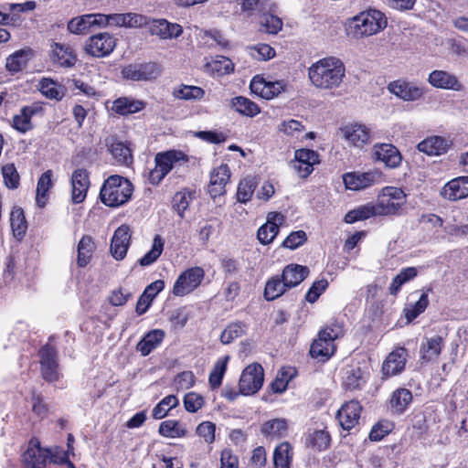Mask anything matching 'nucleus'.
<instances>
[{
  "label": "nucleus",
  "mask_w": 468,
  "mask_h": 468,
  "mask_svg": "<svg viewBox=\"0 0 468 468\" xmlns=\"http://www.w3.org/2000/svg\"><path fill=\"white\" fill-rule=\"evenodd\" d=\"M22 458L27 468H45L50 464L67 465L68 468H75V465L69 461V452H65L62 447L44 448L37 438H32L28 441Z\"/></svg>",
  "instance_id": "obj_1"
},
{
  "label": "nucleus",
  "mask_w": 468,
  "mask_h": 468,
  "mask_svg": "<svg viewBox=\"0 0 468 468\" xmlns=\"http://www.w3.org/2000/svg\"><path fill=\"white\" fill-rule=\"evenodd\" d=\"M345 66L334 57L319 59L308 68V78L311 83L320 90L338 88L345 77Z\"/></svg>",
  "instance_id": "obj_2"
},
{
  "label": "nucleus",
  "mask_w": 468,
  "mask_h": 468,
  "mask_svg": "<svg viewBox=\"0 0 468 468\" xmlns=\"http://www.w3.org/2000/svg\"><path fill=\"white\" fill-rule=\"evenodd\" d=\"M387 26L385 16L380 11L370 9L349 18L346 23V34L356 39L378 33Z\"/></svg>",
  "instance_id": "obj_3"
},
{
  "label": "nucleus",
  "mask_w": 468,
  "mask_h": 468,
  "mask_svg": "<svg viewBox=\"0 0 468 468\" xmlns=\"http://www.w3.org/2000/svg\"><path fill=\"white\" fill-rule=\"evenodd\" d=\"M133 191V186L130 180L119 175H113L104 181L100 197L104 205L117 207L129 201Z\"/></svg>",
  "instance_id": "obj_4"
},
{
  "label": "nucleus",
  "mask_w": 468,
  "mask_h": 468,
  "mask_svg": "<svg viewBox=\"0 0 468 468\" xmlns=\"http://www.w3.org/2000/svg\"><path fill=\"white\" fill-rule=\"evenodd\" d=\"M344 329L341 324L332 323L319 332L318 338L311 345L310 355L312 357L325 361L335 351V340L343 336Z\"/></svg>",
  "instance_id": "obj_5"
},
{
  "label": "nucleus",
  "mask_w": 468,
  "mask_h": 468,
  "mask_svg": "<svg viewBox=\"0 0 468 468\" xmlns=\"http://www.w3.org/2000/svg\"><path fill=\"white\" fill-rule=\"evenodd\" d=\"M187 162L188 157L182 151L170 150L158 153L154 157L155 166L149 172V182L152 185H158L172 169L182 166Z\"/></svg>",
  "instance_id": "obj_6"
},
{
  "label": "nucleus",
  "mask_w": 468,
  "mask_h": 468,
  "mask_svg": "<svg viewBox=\"0 0 468 468\" xmlns=\"http://www.w3.org/2000/svg\"><path fill=\"white\" fill-rule=\"evenodd\" d=\"M407 196L401 188L387 186L382 189L376 204L379 216L396 215L406 204Z\"/></svg>",
  "instance_id": "obj_7"
},
{
  "label": "nucleus",
  "mask_w": 468,
  "mask_h": 468,
  "mask_svg": "<svg viewBox=\"0 0 468 468\" xmlns=\"http://www.w3.org/2000/svg\"><path fill=\"white\" fill-rule=\"evenodd\" d=\"M117 45L115 37L108 32H101L88 37L84 43V51L87 55L102 58L110 56Z\"/></svg>",
  "instance_id": "obj_8"
},
{
  "label": "nucleus",
  "mask_w": 468,
  "mask_h": 468,
  "mask_svg": "<svg viewBox=\"0 0 468 468\" xmlns=\"http://www.w3.org/2000/svg\"><path fill=\"white\" fill-rule=\"evenodd\" d=\"M264 381V370L261 365L253 363L245 367L239 381V388L241 395H252L257 393Z\"/></svg>",
  "instance_id": "obj_9"
},
{
  "label": "nucleus",
  "mask_w": 468,
  "mask_h": 468,
  "mask_svg": "<svg viewBox=\"0 0 468 468\" xmlns=\"http://www.w3.org/2000/svg\"><path fill=\"white\" fill-rule=\"evenodd\" d=\"M205 277L201 267H192L183 271L176 280L173 286L175 296H185L195 291Z\"/></svg>",
  "instance_id": "obj_10"
},
{
  "label": "nucleus",
  "mask_w": 468,
  "mask_h": 468,
  "mask_svg": "<svg viewBox=\"0 0 468 468\" xmlns=\"http://www.w3.org/2000/svg\"><path fill=\"white\" fill-rule=\"evenodd\" d=\"M161 69L154 62L129 64L122 69V76L133 81H148L156 79Z\"/></svg>",
  "instance_id": "obj_11"
},
{
  "label": "nucleus",
  "mask_w": 468,
  "mask_h": 468,
  "mask_svg": "<svg viewBox=\"0 0 468 468\" xmlns=\"http://www.w3.org/2000/svg\"><path fill=\"white\" fill-rule=\"evenodd\" d=\"M388 90L404 101H420L426 93V88L423 85H418L404 80H397L390 82Z\"/></svg>",
  "instance_id": "obj_12"
},
{
  "label": "nucleus",
  "mask_w": 468,
  "mask_h": 468,
  "mask_svg": "<svg viewBox=\"0 0 468 468\" xmlns=\"http://www.w3.org/2000/svg\"><path fill=\"white\" fill-rule=\"evenodd\" d=\"M38 355L43 378L48 382L58 380L59 372L56 349L47 344L39 349Z\"/></svg>",
  "instance_id": "obj_13"
},
{
  "label": "nucleus",
  "mask_w": 468,
  "mask_h": 468,
  "mask_svg": "<svg viewBox=\"0 0 468 468\" xmlns=\"http://www.w3.org/2000/svg\"><path fill=\"white\" fill-rule=\"evenodd\" d=\"M381 179L382 173L378 170H371L364 173L350 172L343 176L346 187L354 191H358L378 184Z\"/></svg>",
  "instance_id": "obj_14"
},
{
  "label": "nucleus",
  "mask_w": 468,
  "mask_h": 468,
  "mask_svg": "<svg viewBox=\"0 0 468 468\" xmlns=\"http://www.w3.org/2000/svg\"><path fill=\"white\" fill-rule=\"evenodd\" d=\"M427 81L431 87L440 90L462 91L464 88L455 74L442 69L432 70L429 74Z\"/></svg>",
  "instance_id": "obj_15"
},
{
  "label": "nucleus",
  "mask_w": 468,
  "mask_h": 468,
  "mask_svg": "<svg viewBox=\"0 0 468 468\" xmlns=\"http://www.w3.org/2000/svg\"><path fill=\"white\" fill-rule=\"evenodd\" d=\"M283 80L267 81L260 76H255L250 81V89L252 93L265 99L271 100L285 90Z\"/></svg>",
  "instance_id": "obj_16"
},
{
  "label": "nucleus",
  "mask_w": 468,
  "mask_h": 468,
  "mask_svg": "<svg viewBox=\"0 0 468 468\" xmlns=\"http://www.w3.org/2000/svg\"><path fill=\"white\" fill-rule=\"evenodd\" d=\"M408 356V350L404 347H399L390 352L382 364L383 377L388 378L403 372Z\"/></svg>",
  "instance_id": "obj_17"
},
{
  "label": "nucleus",
  "mask_w": 468,
  "mask_h": 468,
  "mask_svg": "<svg viewBox=\"0 0 468 468\" xmlns=\"http://www.w3.org/2000/svg\"><path fill=\"white\" fill-rule=\"evenodd\" d=\"M230 176V169L226 164L220 165L210 172L207 191L212 198H216L226 193V186L229 182Z\"/></svg>",
  "instance_id": "obj_18"
},
{
  "label": "nucleus",
  "mask_w": 468,
  "mask_h": 468,
  "mask_svg": "<svg viewBox=\"0 0 468 468\" xmlns=\"http://www.w3.org/2000/svg\"><path fill=\"white\" fill-rule=\"evenodd\" d=\"M71 200L74 204L83 202L90 187L89 172L84 168H77L71 175Z\"/></svg>",
  "instance_id": "obj_19"
},
{
  "label": "nucleus",
  "mask_w": 468,
  "mask_h": 468,
  "mask_svg": "<svg viewBox=\"0 0 468 468\" xmlns=\"http://www.w3.org/2000/svg\"><path fill=\"white\" fill-rule=\"evenodd\" d=\"M284 222V216L280 212H270L267 221L258 229V239L267 245L273 241L279 232V228Z\"/></svg>",
  "instance_id": "obj_20"
},
{
  "label": "nucleus",
  "mask_w": 468,
  "mask_h": 468,
  "mask_svg": "<svg viewBox=\"0 0 468 468\" xmlns=\"http://www.w3.org/2000/svg\"><path fill=\"white\" fill-rule=\"evenodd\" d=\"M42 111V106L37 103L24 106L21 108L19 113L13 117V128L21 133H26L27 132L31 131L34 127L31 122L32 117L41 114Z\"/></svg>",
  "instance_id": "obj_21"
},
{
  "label": "nucleus",
  "mask_w": 468,
  "mask_h": 468,
  "mask_svg": "<svg viewBox=\"0 0 468 468\" xmlns=\"http://www.w3.org/2000/svg\"><path fill=\"white\" fill-rule=\"evenodd\" d=\"M361 410L362 407L356 400L345 403L336 415L340 426L346 431L353 429L358 423Z\"/></svg>",
  "instance_id": "obj_22"
},
{
  "label": "nucleus",
  "mask_w": 468,
  "mask_h": 468,
  "mask_svg": "<svg viewBox=\"0 0 468 468\" xmlns=\"http://www.w3.org/2000/svg\"><path fill=\"white\" fill-rule=\"evenodd\" d=\"M376 161H380L388 168H397L402 160L399 151L391 144H376L373 146Z\"/></svg>",
  "instance_id": "obj_23"
},
{
  "label": "nucleus",
  "mask_w": 468,
  "mask_h": 468,
  "mask_svg": "<svg viewBox=\"0 0 468 468\" xmlns=\"http://www.w3.org/2000/svg\"><path fill=\"white\" fill-rule=\"evenodd\" d=\"M131 232L127 225L120 226L112 238L111 253L117 260H122L127 253L130 246Z\"/></svg>",
  "instance_id": "obj_24"
},
{
  "label": "nucleus",
  "mask_w": 468,
  "mask_h": 468,
  "mask_svg": "<svg viewBox=\"0 0 468 468\" xmlns=\"http://www.w3.org/2000/svg\"><path fill=\"white\" fill-rule=\"evenodd\" d=\"M448 200H459L468 197V176H459L449 181L441 192Z\"/></svg>",
  "instance_id": "obj_25"
},
{
  "label": "nucleus",
  "mask_w": 468,
  "mask_h": 468,
  "mask_svg": "<svg viewBox=\"0 0 468 468\" xmlns=\"http://www.w3.org/2000/svg\"><path fill=\"white\" fill-rule=\"evenodd\" d=\"M444 346V339L441 335L425 337L420 346V359L425 362L436 360Z\"/></svg>",
  "instance_id": "obj_26"
},
{
  "label": "nucleus",
  "mask_w": 468,
  "mask_h": 468,
  "mask_svg": "<svg viewBox=\"0 0 468 468\" xmlns=\"http://www.w3.org/2000/svg\"><path fill=\"white\" fill-rule=\"evenodd\" d=\"M51 58L61 67L71 68L77 61L73 49L69 45L53 43L51 45Z\"/></svg>",
  "instance_id": "obj_27"
},
{
  "label": "nucleus",
  "mask_w": 468,
  "mask_h": 468,
  "mask_svg": "<svg viewBox=\"0 0 468 468\" xmlns=\"http://www.w3.org/2000/svg\"><path fill=\"white\" fill-rule=\"evenodd\" d=\"M413 396L410 389L399 388L395 389L389 399V408L393 413H404L412 403Z\"/></svg>",
  "instance_id": "obj_28"
},
{
  "label": "nucleus",
  "mask_w": 468,
  "mask_h": 468,
  "mask_svg": "<svg viewBox=\"0 0 468 468\" xmlns=\"http://www.w3.org/2000/svg\"><path fill=\"white\" fill-rule=\"evenodd\" d=\"M343 131L346 139L355 146L362 147L369 143L370 131L366 125L358 123L350 124L346 126Z\"/></svg>",
  "instance_id": "obj_29"
},
{
  "label": "nucleus",
  "mask_w": 468,
  "mask_h": 468,
  "mask_svg": "<svg viewBox=\"0 0 468 468\" xmlns=\"http://www.w3.org/2000/svg\"><path fill=\"white\" fill-rule=\"evenodd\" d=\"M309 274V269L306 266L299 264H289L284 267L282 278L288 289L300 284Z\"/></svg>",
  "instance_id": "obj_30"
},
{
  "label": "nucleus",
  "mask_w": 468,
  "mask_h": 468,
  "mask_svg": "<svg viewBox=\"0 0 468 468\" xmlns=\"http://www.w3.org/2000/svg\"><path fill=\"white\" fill-rule=\"evenodd\" d=\"M417 148L428 155H441L447 152L449 143L443 137L431 136L419 143Z\"/></svg>",
  "instance_id": "obj_31"
},
{
  "label": "nucleus",
  "mask_w": 468,
  "mask_h": 468,
  "mask_svg": "<svg viewBox=\"0 0 468 468\" xmlns=\"http://www.w3.org/2000/svg\"><path fill=\"white\" fill-rule=\"evenodd\" d=\"M164 337L165 333L163 330H152L139 341L136 346V349L142 356H146L161 345Z\"/></svg>",
  "instance_id": "obj_32"
},
{
  "label": "nucleus",
  "mask_w": 468,
  "mask_h": 468,
  "mask_svg": "<svg viewBox=\"0 0 468 468\" xmlns=\"http://www.w3.org/2000/svg\"><path fill=\"white\" fill-rule=\"evenodd\" d=\"M32 55L30 48H22L15 51L6 58L5 69L11 74L20 72L27 67V62Z\"/></svg>",
  "instance_id": "obj_33"
},
{
  "label": "nucleus",
  "mask_w": 468,
  "mask_h": 468,
  "mask_svg": "<svg viewBox=\"0 0 468 468\" xmlns=\"http://www.w3.org/2000/svg\"><path fill=\"white\" fill-rule=\"evenodd\" d=\"M96 245L93 239L89 235H84L77 246V265L80 268L86 267L93 255Z\"/></svg>",
  "instance_id": "obj_34"
},
{
  "label": "nucleus",
  "mask_w": 468,
  "mask_h": 468,
  "mask_svg": "<svg viewBox=\"0 0 468 468\" xmlns=\"http://www.w3.org/2000/svg\"><path fill=\"white\" fill-rule=\"evenodd\" d=\"M144 107L145 103L143 101L128 97H121L113 101L112 109L120 115H127L138 112Z\"/></svg>",
  "instance_id": "obj_35"
},
{
  "label": "nucleus",
  "mask_w": 468,
  "mask_h": 468,
  "mask_svg": "<svg viewBox=\"0 0 468 468\" xmlns=\"http://www.w3.org/2000/svg\"><path fill=\"white\" fill-rule=\"evenodd\" d=\"M52 170H47L38 178L37 185L36 202L39 207H44L48 200V191L53 186Z\"/></svg>",
  "instance_id": "obj_36"
},
{
  "label": "nucleus",
  "mask_w": 468,
  "mask_h": 468,
  "mask_svg": "<svg viewBox=\"0 0 468 468\" xmlns=\"http://www.w3.org/2000/svg\"><path fill=\"white\" fill-rule=\"evenodd\" d=\"M109 151L117 164L125 166H129L133 164V157L132 150L125 143L121 141H112L109 144Z\"/></svg>",
  "instance_id": "obj_37"
},
{
  "label": "nucleus",
  "mask_w": 468,
  "mask_h": 468,
  "mask_svg": "<svg viewBox=\"0 0 468 468\" xmlns=\"http://www.w3.org/2000/svg\"><path fill=\"white\" fill-rule=\"evenodd\" d=\"M259 25L260 31L270 35H276L282 29L283 22L282 18L271 14V11H265L260 16Z\"/></svg>",
  "instance_id": "obj_38"
},
{
  "label": "nucleus",
  "mask_w": 468,
  "mask_h": 468,
  "mask_svg": "<svg viewBox=\"0 0 468 468\" xmlns=\"http://www.w3.org/2000/svg\"><path fill=\"white\" fill-rule=\"evenodd\" d=\"M39 90L48 99L60 101L65 90L61 84L49 78H43L39 80Z\"/></svg>",
  "instance_id": "obj_39"
},
{
  "label": "nucleus",
  "mask_w": 468,
  "mask_h": 468,
  "mask_svg": "<svg viewBox=\"0 0 468 468\" xmlns=\"http://www.w3.org/2000/svg\"><path fill=\"white\" fill-rule=\"evenodd\" d=\"M292 458V446L284 441L279 444L273 452L274 468H290Z\"/></svg>",
  "instance_id": "obj_40"
},
{
  "label": "nucleus",
  "mask_w": 468,
  "mask_h": 468,
  "mask_svg": "<svg viewBox=\"0 0 468 468\" xmlns=\"http://www.w3.org/2000/svg\"><path fill=\"white\" fill-rule=\"evenodd\" d=\"M373 216H379L377 213L376 204H367L348 211L345 216V221L352 224L358 220L367 219Z\"/></svg>",
  "instance_id": "obj_41"
},
{
  "label": "nucleus",
  "mask_w": 468,
  "mask_h": 468,
  "mask_svg": "<svg viewBox=\"0 0 468 468\" xmlns=\"http://www.w3.org/2000/svg\"><path fill=\"white\" fill-rule=\"evenodd\" d=\"M230 106L236 112L245 116L253 117L260 112L259 106L250 99L243 96L233 98L230 101Z\"/></svg>",
  "instance_id": "obj_42"
},
{
  "label": "nucleus",
  "mask_w": 468,
  "mask_h": 468,
  "mask_svg": "<svg viewBox=\"0 0 468 468\" xmlns=\"http://www.w3.org/2000/svg\"><path fill=\"white\" fill-rule=\"evenodd\" d=\"M288 290L282 278L274 276L269 279L265 284L264 297L267 301H273L282 295Z\"/></svg>",
  "instance_id": "obj_43"
},
{
  "label": "nucleus",
  "mask_w": 468,
  "mask_h": 468,
  "mask_svg": "<svg viewBox=\"0 0 468 468\" xmlns=\"http://www.w3.org/2000/svg\"><path fill=\"white\" fill-rule=\"evenodd\" d=\"M160 435L167 438H181L185 437L187 431L181 426L179 421L175 420H167L160 423L159 430Z\"/></svg>",
  "instance_id": "obj_44"
},
{
  "label": "nucleus",
  "mask_w": 468,
  "mask_h": 468,
  "mask_svg": "<svg viewBox=\"0 0 468 468\" xmlns=\"http://www.w3.org/2000/svg\"><path fill=\"white\" fill-rule=\"evenodd\" d=\"M10 224L16 237H23L27 231V225L21 207H13L10 214Z\"/></svg>",
  "instance_id": "obj_45"
},
{
  "label": "nucleus",
  "mask_w": 468,
  "mask_h": 468,
  "mask_svg": "<svg viewBox=\"0 0 468 468\" xmlns=\"http://www.w3.org/2000/svg\"><path fill=\"white\" fill-rule=\"evenodd\" d=\"M257 187V181L250 176L245 177L239 181L237 189V198L240 203H247Z\"/></svg>",
  "instance_id": "obj_46"
},
{
  "label": "nucleus",
  "mask_w": 468,
  "mask_h": 468,
  "mask_svg": "<svg viewBox=\"0 0 468 468\" xmlns=\"http://www.w3.org/2000/svg\"><path fill=\"white\" fill-rule=\"evenodd\" d=\"M165 241L160 235H155L153 240L152 249L139 260L141 266L153 264L163 252Z\"/></svg>",
  "instance_id": "obj_47"
},
{
  "label": "nucleus",
  "mask_w": 468,
  "mask_h": 468,
  "mask_svg": "<svg viewBox=\"0 0 468 468\" xmlns=\"http://www.w3.org/2000/svg\"><path fill=\"white\" fill-rule=\"evenodd\" d=\"M179 404L178 399L175 395L165 397L152 410V417L155 420L165 418L170 410Z\"/></svg>",
  "instance_id": "obj_48"
},
{
  "label": "nucleus",
  "mask_w": 468,
  "mask_h": 468,
  "mask_svg": "<svg viewBox=\"0 0 468 468\" xmlns=\"http://www.w3.org/2000/svg\"><path fill=\"white\" fill-rule=\"evenodd\" d=\"M287 430L284 419H273L263 423L261 432L266 436H282Z\"/></svg>",
  "instance_id": "obj_49"
},
{
  "label": "nucleus",
  "mask_w": 468,
  "mask_h": 468,
  "mask_svg": "<svg viewBox=\"0 0 468 468\" xmlns=\"http://www.w3.org/2000/svg\"><path fill=\"white\" fill-rule=\"evenodd\" d=\"M173 94L181 100H199L204 96L205 91L197 86L181 85L174 90Z\"/></svg>",
  "instance_id": "obj_50"
},
{
  "label": "nucleus",
  "mask_w": 468,
  "mask_h": 468,
  "mask_svg": "<svg viewBox=\"0 0 468 468\" xmlns=\"http://www.w3.org/2000/svg\"><path fill=\"white\" fill-rule=\"evenodd\" d=\"M246 332V324L242 322H235L229 324L220 335L223 344H229Z\"/></svg>",
  "instance_id": "obj_51"
},
{
  "label": "nucleus",
  "mask_w": 468,
  "mask_h": 468,
  "mask_svg": "<svg viewBox=\"0 0 468 468\" xmlns=\"http://www.w3.org/2000/svg\"><path fill=\"white\" fill-rule=\"evenodd\" d=\"M366 383L364 372L360 367L351 368L346 371L344 384L346 388L354 390L360 388Z\"/></svg>",
  "instance_id": "obj_52"
},
{
  "label": "nucleus",
  "mask_w": 468,
  "mask_h": 468,
  "mask_svg": "<svg viewBox=\"0 0 468 468\" xmlns=\"http://www.w3.org/2000/svg\"><path fill=\"white\" fill-rule=\"evenodd\" d=\"M2 175L5 186L16 189L20 185V176L14 164H6L2 167Z\"/></svg>",
  "instance_id": "obj_53"
},
{
  "label": "nucleus",
  "mask_w": 468,
  "mask_h": 468,
  "mask_svg": "<svg viewBox=\"0 0 468 468\" xmlns=\"http://www.w3.org/2000/svg\"><path fill=\"white\" fill-rule=\"evenodd\" d=\"M67 29L73 35H87L90 32L87 14L71 18L67 24Z\"/></svg>",
  "instance_id": "obj_54"
},
{
  "label": "nucleus",
  "mask_w": 468,
  "mask_h": 468,
  "mask_svg": "<svg viewBox=\"0 0 468 468\" xmlns=\"http://www.w3.org/2000/svg\"><path fill=\"white\" fill-rule=\"evenodd\" d=\"M191 192H177L173 198V208L177 212L178 216L183 218L185 211L188 208L193 195Z\"/></svg>",
  "instance_id": "obj_55"
},
{
  "label": "nucleus",
  "mask_w": 468,
  "mask_h": 468,
  "mask_svg": "<svg viewBox=\"0 0 468 468\" xmlns=\"http://www.w3.org/2000/svg\"><path fill=\"white\" fill-rule=\"evenodd\" d=\"M272 4L270 0H243L241 10L244 12L255 11L263 14L265 11H271Z\"/></svg>",
  "instance_id": "obj_56"
},
{
  "label": "nucleus",
  "mask_w": 468,
  "mask_h": 468,
  "mask_svg": "<svg viewBox=\"0 0 468 468\" xmlns=\"http://www.w3.org/2000/svg\"><path fill=\"white\" fill-rule=\"evenodd\" d=\"M393 428V424L388 420H381L375 424L369 433V439L374 441L382 440L388 435Z\"/></svg>",
  "instance_id": "obj_57"
},
{
  "label": "nucleus",
  "mask_w": 468,
  "mask_h": 468,
  "mask_svg": "<svg viewBox=\"0 0 468 468\" xmlns=\"http://www.w3.org/2000/svg\"><path fill=\"white\" fill-rule=\"evenodd\" d=\"M309 443L319 451L325 450L330 443V435L322 430L315 431L309 436Z\"/></svg>",
  "instance_id": "obj_58"
},
{
  "label": "nucleus",
  "mask_w": 468,
  "mask_h": 468,
  "mask_svg": "<svg viewBox=\"0 0 468 468\" xmlns=\"http://www.w3.org/2000/svg\"><path fill=\"white\" fill-rule=\"evenodd\" d=\"M429 304L428 294L423 292L419 301L410 309H406V318L411 322L422 314Z\"/></svg>",
  "instance_id": "obj_59"
},
{
  "label": "nucleus",
  "mask_w": 468,
  "mask_h": 468,
  "mask_svg": "<svg viewBox=\"0 0 468 468\" xmlns=\"http://www.w3.org/2000/svg\"><path fill=\"white\" fill-rule=\"evenodd\" d=\"M203 405V397L196 392H189L184 397V406L188 412H197Z\"/></svg>",
  "instance_id": "obj_60"
},
{
  "label": "nucleus",
  "mask_w": 468,
  "mask_h": 468,
  "mask_svg": "<svg viewBox=\"0 0 468 468\" xmlns=\"http://www.w3.org/2000/svg\"><path fill=\"white\" fill-rule=\"evenodd\" d=\"M306 239L307 236L303 230L293 231L283 240L282 247L295 250L303 245Z\"/></svg>",
  "instance_id": "obj_61"
},
{
  "label": "nucleus",
  "mask_w": 468,
  "mask_h": 468,
  "mask_svg": "<svg viewBox=\"0 0 468 468\" xmlns=\"http://www.w3.org/2000/svg\"><path fill=\"white\" fill-rule=\"evenodd\" d=\"M328 282L325 279L315 281L305 294V299L309 303H314L319 296L325 291Z\"/></svg>",
  "instance_id": "obj_62"
},
{
  "label": "nucleus",
  "mask_w": 468,
  "mask_h": 468,
  "mask_svg": "<svg viewBox=\"0 0 468 468\" xmlns=\"http://www.w3.org/2000/svg\"><path fill=\"white\" fill-rule=\"evenodd\" d=\"M294 160L297 162H301L302 164H309L314 166L315 164H318L319 154L310 149H299L295 151Z\"/></svg>",
  "instance_id": "obj_63"
},
{
  "label": "nucleus",
  "mask_w": 468,
  "mask_h": 468,
  "mask_svg": "<svg viewBox=\"0 0 468 468\" xmlns=\"http://www.w3.org/2000/svg\"><path fill=\"white\" fill-rule=\"evenodd\" d=\"M251 50V55L259 60H268L275 56L274 48L268 44H258Z\"/></svg>",
  "instance_id": "obj_64"
}]
</instances>
